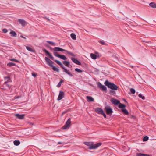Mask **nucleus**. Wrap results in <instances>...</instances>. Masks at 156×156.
<instances>
[{
    "label": "nucleus",
    "mask_w": 156,
    "mask_h": 156,
    "mask_svg": "<svg viewBox=\"0 0 156 156\" xmlns=\"http://www.w3.org/2000/svg\"><path fill=\"white\" fill-rule=\"evenodd\" d=\"M84 144L88 146V148L90 149H96L102 144V143L100 142L94 144L93 142H84Z\"/></svg>",
    "instance_id": "1"
},
{
    "label": "nucleus",
    "mask_w": 156,
    "mask_h": 156,
    "mask_svg": "<svg viewBox=\"0 0 156 156\" xmlns=\"http://www.w3.org/2000/svg\"><path fill=\"white\" fill-rule=\"evenodd\" d=\"M104 84L106 86H107L108 88L112 90H117L118 89V87L115 84L109 82L108 80L105 81Z\"/></svg>",
    "instance_id": "2"
},
{
    "label": "nucleus",
    "mask_w": 156,
    "mask_h": 156,
    "mask_svg": "<svg viewBox=\"0 0 156 156\" xmlns=\"http://www.w3.org/2000/svg\"><path fill=\"white\" fill-rule=\"evenodd\" d=\"M104 110L106 112V114L108 115H111L113 112L112 108L108 105L105 106Z\"/></svg>",
    "instance_id": "3"
},
{
    "label": "nucleus",
    "mask_w": 156,
    "mask_h": 156,
    "mask_svg": "<svg viewBox=\"0 0 156 156\" xmlns=\"http://www.w3.org/2000/svg\"><path fill=\"white\" fill-rule=\"evenodd\" d=\"M59 65L64 70L63 72L66 73L67 74L69 75L70 76L72 77L73 76V75L70 72H69V70H67L65 67H64V65L62 64L61 62L59 61Z\"/></svg>",
    "instance_id": "4"
},
{
    "label": "nucleus",
    "mask_w": 156,
    "mask_h": 156,
    "mask_svg": "<svg viewBox=\"0 0 156 156\" xmlns=\"http://www.w3.org/2000/svg\"><path fill=\"white\" fill-rule=\"evenodd\" d=\"M71 123V119L69 118L66 121L65 125L62 127V129H66L68 128H69V125Z\"/></svg>",
    "instance_id": "5"
},
{
    "label": "nucleus",
    "mask_w": 156,
    "mask_h": 156,
    "mask_svg": "<svg viewBox=\"0 0 156 156\" xmlns=\"http://www.w3.org/2000/svg\"><path fill=\"white\" fill-rule=\"evenodd\" d=\"M98 87L102 91H106L107 88L104 85H103L100 83L98 82Z\"/></svg>",
    "instance_id": "6"
},
{
    "label": "nucleus",
    "mask_w": 156,
    "mask_h": 156,
    "mask_svg": "<svg viewBox=\"0 0 156 156\" xmlns=\"http://www.w3.org/2000/svg\"><path fill=\"white\" fill-rule=\"evenodd\" d=\"M45 59L46 60V61L47 62V63L48 66H49L50 67L52 66V64H53L54 63L53 61H51L50 59L48 58L47 57H45Z\"/></svg>",
    "instance_id": "7"
},
{
    "label": "nucleus",
    "mask_w": 156,
    "mask_h": 156,
    "mask_svg": "<svg viewBox=\"0 0 156 156\" xmlns=\"http://www.w3.org/2000/svg\"><path fill=\"white\" fill-rule=\"evenodd\" d=\"M111 102L114 105H116L119 104L120 102L119 101L114 98H111L110 100Z\"/></svg>",
    "instance_id": "8"
},
{
    "label": "nucleus",
    "mask_w": 156,
    "mask_h": 156,
    "mask_svg": "<svg viewBox=\"0 0 156 156\" xmlns=\"http://www.w3.org/2000/svg\"><path fill=\"white\" fill-rule=\"evenodd\" d=\"M42 50L46 54L48 55V56L52 60H54V58L51 54L47 50L43 48Z\"/></svg>",
    "instance_id": "9"
},
{
    "label": "nucleus",
    "mask_w": 156,
    "mask_h": 156,
    "mask_svg": "<svg viewBox=\"0 0 156 156\" xmlns=\"http://www.w3.org/2000/svg\"><path fill=\"white\" fill-rule=\"evenodd\" d=\"M18 21L21 24L23 27H25L27 24V22L23 20L19 19Z\"/></svg>",
    "instance_id": "10"
},
{
    "label": "nucleus",
    "mask_w": 156,
    "mask_h": 156,
    "mask_svg": "<svg viewBox=\"0 0 156 156\" xmlns=\"http://www.w3.org/2000/svg\"><path fill=\"white\" fill-rule=\"evenodd\" d=\"M71 60L74 63L78 65H81V62L78 60L76 59V58L72 57L71 58Z\"/></svg>",
    "instance_id": "11"
},
{
    "label": "nucleus",
    "mask_w": 156,
    "mask_h": 156,
    "mask_svg": "<svg viewBox=\"0 0 156 156\" xmlns=\"http://www.w3.org/2000/svg\"><path fill=\"white\" fill-rule=\"evenodd\" d=\"M95 112L99 114H101L103 112V109L100 108H97L95 110Z\"/></svg>",
    "instance_id": "12"
},
{
    "label": "nucleus",
    "mask_w": 156,
    "mask_h": 156,
    "mask_svg": "<svg viewBox=\"0 0 156 156\" xmlns=\"http://www.w3.org/2000/svg\"><path fill=\"white\" fill-rule=\"evenodd\" d=\"M65 96V93L62 91H60L59 92V101L61 100L64 98Z\"/></svg>",
    "instance_id": "13"
},
{
    "label": "nucleus",
    "mask_w": 156,
    "mask_h": 156,
    "mask_svg": "<svg viewBox=\"0 0 156 156\" xmlns=\"http://www.w3.org/2000/svg\"><path fill=\"white\" fill-rule=\"evenodd\" d=\"M25 115L24 114H15V115L17 118L21 119H23L24 118Z\"/></svg>",
    "instance_id": "14"
},
{
    "label": "nucleus",
    "mask_w": 156,
    "mask_h": 156,
    "mask_svg": "<svg viewBox=\"0 0 156 156\" xmlns=\"http://www.w3.org/2000/svg\"><path fill=\"white\" fill-rule=\"evenodd\" d=\"M86 98L87 99V101L88 102H92L94 101V98L91 96H87Z\"/></svg>",
    "instance_id": "15"
},
{
    "label": "nucleus",
    "mask_w": 156,
    "mask_h": 156,
    "mask_svg": "<svg viewBox=\"0 0 156 156\" xmlns=\"http://www.w3.org/2000/svg\"><path fill=\"white\" fill-rule=\"evenodd\" d=\"M26 48L27 50L29 51L30 52L34 53L35 52V51L34 49L32 48L29 46H27L26 47Z\"/></svg>",
    "instance_id": "16"
},
{
    "label": "nucleus",
    "mask_w": 156,
    "mask_h": 156,
    "mask_svg": "<svg viewBox=\"0 0 156 156\" xmlns=\"http://www.w3.org/2000/svg\"><path fill=\"white\" fill-rule=\"evenodd\" d=\"M66 66L68 67H69L70 63L69 61H63L62 62Z\"/></svg>",
    "instance_id": "17"
},
{
    "label": "nucleus",
    "mask_w": 156,
    "mask_h": 156,
    "mask_svg": "<svg viewBox=\"0 0 156 156\" xmlns=\"http://www.w3.org/2000/svg\"><path fill=\"white\" fill-rule=\"evenodd\" d=\"M149 6L152 8H156V3L154 2H151L149 4Z\"/></svg>",
    "instance_id": "18"
},
{
    "label": "nucleus",
    "mask_w": 156,
    "mask_h": 156,
    "mask_svg": "<svg viewBox=\"0 0 156 156\" xmlns=\"http://www.w3.org/2000/svg\"><path fill=\"white\" fill-rule=\"evenodd\" d=\"M121 111L124 113V114L126 115H128L129 114L128 110L125 108L121 109Z\"/></svg>",
    "instance_id": "19"
},
{
    "label": "nucleus",
    "mask_w": 156,
    "mask_h": 156,
    "mask_svg": "<svg viewBox=\"0 0 156 156\" xmlns=\"http://www.w3.org/2000/svg\"><path fill=\"white\" fill-rule=\"evenodd\" d=\"M118 107L119 108H122V109H124L126 107V106L125 105L123 104H122L120 103L119 104Z\"/></svg>",
    "instance_id": "20"
},
{
    "label": "nucleus",
    "mask_w": 156,
    "mask_h": 156,
    "mask_svg": "<svg viewBox=\"0 0 156 156\" xmlns=\"http://www.w3.org/2000/svg\"><path fill=\"white\" fill-rule=\"evenodd\" d=\"M16 64L12 62H9L7 64V66L9 67L14 66H16Z\"/></svg>",
    "instance_id": "21"
},
{
    "label": "nucleus",
    "mask_w": 156,
    "mask_h": 156,
    "mask_svg": "<svg viewBox=\"0 0 156 156\" xmlns=\"http://www.w3.org/2000/svg\"><path fill=\"white\" fill-rule=\"evenodd\" d=\"M136 156H150V155L148 154L140 153H137L136 154Z\"/></svg>",
    "instance_id": "22"
},
{
    "label": "nucleus",
    "mask_w": 156,
    "mask_h": 156,
    "mask_svg": "<svg viewBox=\"0 0 156 156\" xmlns=\"http://www.w3.org/2000/svg\"><path fill=\"white\" fill-rule=\"evenodd\" d=\"M59 58L63 60H65L67 59L65 55H61L59 54Z\"/></svg>",
    "instance_id": "23"
},
{
    "label": "nucleus",
    "mask_w": 156,
    "mask_h": 156,
    "mask_svg": "<svg viewBox=\"0 0 156 156\" xmlns=\"http://www.w3.org/2000/svg\"><path fill=\"white\" fill-rule=\"evenodd\" d=\"M13 142L14 145L16 146L19 145L20 144V141L18 140H14Z\"/></svg>",
    "instance_id": "24"
},
{
    "label": "nucleus",
    "mask_w": 156,
    "mask_h": 156,
    "mask_svg": "<svg viewBox=\"0 0 156 156\" xmlns=\"http://www.w3.org/2000/svg\"><path fill=\"white\" fill-rule=\"evenodd\" d=\"M91 57L93 59H95L97 58V56L95 54L91 53L90 55Z\"/></svg>",
    "instance_id": "25"
},
{
    "label": "nucleus",
    "mask_w": 156,
    "mask_h": 156,
    "mask_svg": "<svg viewBox=\"0 0 156 156\" xmlns=\"http://www.w3.org/2000/svg\"><path fill=\"white\" fill-rule=\"evenodd\" d=\"M70 36L71 37V38L73 40H75L76 39V35L74 34V33H72L71 35Z\"/></svg>",
    "instance_id": "26"
},
{
    "label": "nucleus",
    "mask_w": 156,
    "mask_h": 156,
    "mask_svg": "<svg viewBox=\"0 0 156 156\" xmlns=\"http://www.w3.org/2000/svg\"><path fill=\"white\" fill-rule=\"evenodd\" d=\"M51 67L52 68V69L54 71H56L57 72H58V69L56 67H55L53 65L52 66H51Z\"/></svg>",
    "instance_id": "27"
},
{
    "label": "nucleus",
    "mask_w": 156,
    "mask_h": 156,
    "mask_svg": "<svg viewBox=\"0 0 156 156\" xmlns=\"http://www.w3.org/2000/svg\"><path fill=\"white\" fill-rule=\"evenodd\" d=\"M10 34L12 35V36L14 37H16L17 35L15 32L14 31H11L10 32Z\"/></svg>",
    "instance_id": "28"
},
{
    "label": "nucleus",
    "mask_w": 156,
    "mask_h": 156,
    "mask_svg": "<svg viewBox=\"0 0 156 156\" xmlns=\"http://www.w3.org/2000/svg\"><path fill=\"white\" fill-rule=\"evenodd\" d=\"M47 42L50 44L52 45L53 46H55L56 45V44H55L54 42L49 41H47Z\"/></svg>",
    "instance_id": "29"
},
{
    "label": "nucleus",
    "mask_w": 156,
    "mask_h": 156,
    "mask_svg": "<svg viewBox=\"0 0 156 156\" xmlns=\"http://www.w3.org/2000/svg\"><path fill=\"white\" fill-rule=\"evenodd\" d=\"M75 70L76 72H79V73H81L83 71V70H81L78 68H76L75 69Z\"/></svg>",
    "instance_id": "30"
},
{
    "label": "nucleus",
    "mask_w": 156,
    "mask_h": 156,
    "mask_svg": "<svg viewBox=\"0 0 156 156\" xmlns=\"http://www.w3.org/2000/svg\"><path fill=\"white\" fill-rule=\"evenodd\" d=\"M148 137L147 136H145L143 139V141H146L148 140Z\"/></svg>",
    "instance_id": "31"
},
{
    "label": "nucleus",
    "mask_w": 156,
    "mask_h": 156,
    "mask_svg": "<svg viewBox=\"0 0 156 156\" xmlns=\"http://www.w3.org/2000/svg\"><path fill=\"white\" fill-rule=\"evenodd\" d=\"M115 94V91L112 90H110L109 91V94L111 95H114Z\"/></svg>",
    "instance_id": "32"
},
{
    "label": "nucleus",
    "mask_w": 156,
    "mask_h": 156,
    "mask_svg": "<svg viewBox=\"0 0 156 156\" xmlns=\"http://www.w3.org/2000/svg\"><path fill=\"white\" fill-rule=\"evenodd\" d=\"M10 61H14V62H20V61H18V60H17L16 59H15L14 58H11L10 59Z\"/></svg>",
    "instance_id": "33"
},
{
    "label": "nucleus",
    "mask_w": 156,
    "mask_h": 156,
    "mask_svg": "<svg viewBox=\"0 0 156 156\" xmlns=\"http://www.w3.org/2000/svg\"><path fill=\"white\" fill-rule=\"evenodd\" d=\"M138 96L140 97V98H142V99L143 100H144L145 99V97L144 96H143L141 94H139V95H138Z\"/></svg>",
    "instance_id": "34"
},
{
    "label": "nucleus",
    "mask_w": 156,
    "mask_h": 156,
    "mask_svg": "<svg viewBox=\"0 0 156 156\" xmlns=\"http://www.w3.org/2000/svg\"><path fill=\"white\" fill-rule=\"evenodd\" d=\"M130 91L131 93L133 94H135L136 92L135 90L133 88H132L130 89Z\"/></svg>",
    "instance_id": "35"
},
{
    "label": "nucleus",
    "mask_w": 156,
    "mask_h": 156,
    "mask_svg": "<svg viewBox=\"0 0 156 156\" xmlns=\"http://www.w3.org/2000/svg\"><path fill=\"white\" fill-rule=\"evenodd\" d=\"M9 82V81H7L5 82V83H4V84L5 85H6V86L8 87L9 88L10 87L9 86V85L8 84V82Z\"/></svg>",
    "instance_id": "36"
},
{
    "label": "nucleus",
    "mask_w": 156,
    "mask_h": 156,
    "mask_svg": "<svg viewBox=\"0 0 156 156\" xmlns=\"http://www.w3.org/2000/svg\"><path fill=\"white\" fill-rule=\"evenodd\" d=\"M55 51H58V47H55L53 48V50Z\"/></svg>",
    "instance_id": "37"
},
{
    "label": "nucleus",
    "mask_w": 156,
    "mask_h": 156,
    "mask_svg": "<svg viewBox=\"0 0 156 156\" xmlns=\"http://www.w3.org/2000/svg\"><path fill=\"white\" fill-rule=\"evenodd\" d=\"M59 51H64L65 52H66L67 51L64 49H62L61 48H59Z\"/></svg>",
    "instance_id": "38"
},
{
    "label": "nucleus",
    "mask_w": 156,
    "mask_h": 156,
    "mask_svg": "<svg viewBox=\"0 0 156 156\" xmlns=\"http://www.w3.org/2000/svg\"><path fill=\"white\" fill-rule=\"evenodd\" d=\"M66 53L68 54L71 55V56H74V55L71 52H69V51H67Z\"/></svg>",
    "instance_id": "39"
},
{
    "label": "nucleus",
    "mask_w": 156,
    "mask_h": 156,
    "mask_svg": "<svg viewBox=\"0 0 156 156\" xmlns=\"http://www.w3.org/2000/svg\"><path fill=\"white\" fill-rule=\"evenodd\" d=\"M46 46L48 48H49L50 50H53V48H52L51 46H50L46 44Z\"/></svg>",
    "instance_id": "40"
},
{
    "label": "nucleus",
    "mask_w": 156,
    "mask_h": 156,
    "mask_svg": "<svg viewBox=\"0 0 156 156\" xmlns=\"http://www.w3.org/2000/svg\"><path fill=\"white\" fill-rule=\"evenodd\" d=\"M4 78L5 80H7V81H9L10 80V77L9 76L5 77Z\"/></svg>",
    "instance_id": "41"
},
{
    "label": "nucleus",
    "mask_w": 156,
    "mask_h": 156,
    "mask_svg": "<svg viewBox=\"0 0 156 156\" xmlns=\"http://www.w3.org/2000/svg\"><path fill=\"white\" fill-rule=\"evenodd\" d=\"M54 54L55 56L58 57V53L57 52H54Z\"/></svg>",
    "instance_id": "42"
},
{
    "label": "nucleus",
    "mask_w": 156,
    "mask_h": 156,
    "mask_svg": "<svg viewBox=\"0 0 156 156\" xmlns=\"http://www.w3.org/2000/svg\"><path fill=\"white\" fill-rule=\"evenodd\" d=\"M32 75L34 77H36L37 76V74L34 73H32Z\"/></svg>",
    "instance_id": "43"
},
{
    "label": "nucleus",
    "mask_w": 156,
    "mask_h": 156,
    "mask_svg": "<svg viewBox=\"0 0 156 156\" xmlns=\"http://www.w3.org/2000/svg\"><path fill=\"white\" fill-rule=\"evenodd\" d=\"M101 115H102L105 118H106V117H107L106 115V114L104 112V111L102 112V113L101 114Z\"/></svg>",
    "instance_id": "44"
},
{
    "label": "nucleus",
    "mask_w": 156,
    "mask_h": 156,
    "mask_svg": "<svg viewBox=\"0 0 156 156\" xmlns=\"http://www.w3.org/2000/svg\"><path fill=\"white\" fill-rule=\"evenodd\" d=\"M99 42L100 43V44H102L103 45H105V42H104V41H99Z\"/></svg>",
    "instance_id": "45"
},
{
    "label": "nucleus",
    "mask_w": 156,
    "mask_h": 156,
    "mask_svg": "<svg viewBox=\"0 0 156 156\" xmlns=\"http://www.w3.org/2000/svg\"><path fill=\"white\" fill-rule=\"evenodd\" d=\"M2 31L3 33H5L7 32L8 30L6 29H4L2 30Z\"/></svg>",
    "instance_id": "46"
},
{
    "label": "nucleus",
    "mask_w": 156,
    "mask_h": 156,
    "mask_svg": "<svg viewBox=\"0 0 156 156\" xmlns=\"http://www.w3.org/2000/svg\"><path fill=\"white\" fill-rule=\"evenodd\" d=\"M64 82V81L63 80H62V79H61L60 80L59 82H60V83H63V82Z\"/></svg>",
    "instance_id": "47"
},
{
    "label": "nucleus",
    "mask_w": 156,
    "mask_h": 156,
    "mask_svg": "<svg viewBox=\"0 0 156 156\" xmlns=\"http://www.w3.org/2000/svg\"><path fill=\"white\" fill-rule=\"evenodd\" d=\"M55 61L58 64V60H55Z\"/></svg>",
    "instance_id": "48"
},
{
    "label": "nucleus",
    "mask_w": 156,
    "mask_h": 156,
    "mask_svg": "<svg viewBox=\"0 0 156 156\" xmlns=\"http://www.w3.org/2000/svg\"><path fill=\"white\" fill-rule=\"evenodd\" d=\"M20 37L23 38L24 39H26V37H23V35H20Z\"/></svg>",
    "instance_id": "49"
},
{
    "label": "nucleus",
    "mask_w": 156,
    "mask_h": 156,
    "mask_svg": "<svg viewBox=\"0 0 156 156\" xmlns=\"http://www.w3.org/2000/svg\"><path fill=\"white\" fill-rule=\"evenodd\" d=\"M113 57L116 58L117 59V60H118L119 59L118 57H116V56H113Z\"/></svg>",
    "instance_id": "50"
},
{
    "label": "nucleus",
    "mask_w": 156,
    "mask_h": 156,
    "mask_svg": "<svg viewBox=\"0 0 156 156\" xmlns=\"http://www.w3.org/2000/svg\"><path fill=\"white\" fill-rule=\"evenodd\" d=\"M44 18L45 19H46L47 20L49 21H50V20H49V18H47V17H44Z\"/></svg>",
    "instance_id": "51"
},
{
    "label": "nucleus",
    "mask_w": 156,
    "mask_h": 156,
    "mask_svg": "<svg viewBox=\"0 0 156 156\" xmlns=\"http://www.w3.org/2000/svg\"><path fill=\"white\" fill-rule=\"evenodd\" d=\"M123 100L126 102V103H127V102L126 101L125 99H123Z\"/></svg>",
    "instance_id": "52"
},
{
    "label": "nucleus",
    "mask_w": 156,
    "mask_h": 156,
    "mask_svg": "<svg viewBox=\"0 0 156 156\" xmlns=\"http://www.w3.org/2000/svg\"><path fill=\"white\" fill-rule=\"evenodd\" d=\"M66 113V112H63L62 113V115L63 114H65Z\"/></svg>",
    "instance_id": "53"
},
{
    "label": "nucleus",
    "mask_w": 156,
    "mask_h": 156,
    "mask_svg": "<svg viewBox=\"0 0 156 156\" xmlns=\"http://www.w3.org/2000/svg\"><path fill=\"white\" fill-rule=\"evenodd\" d=\"M61 85V83H60V82H59V87H60Z\"/></svg>",
    "instance_id": "54"
},
{
    "label": "nucleus",
    "mask_w": 156,
    "mask_h": 156,
    "mask_svg": "<svg viewBox=\"0 0 156 156\" xmlns=\"http://www.w3.org/2000/svg\"><path fill=\"white\" fill-rule=\"evenodd\" d=\"M62 143L59 142V144Z\"/></svg>",
    "instance_id": "55"
},
{
    "label": "nucleus",
    "mask_w": 156,
    "mask_h": 156,
    "mask_svg": "<svg viewBox=\"0 0 156 156\" xmlns=\"http://www.w3.org/2000/svg\"><path fill=\"white\" fill-rule=\"evenodd\" d=\"M58 86H59V85H58V84L57 85V87H58Z\"/></svg>",
    "instance_id": "56"
},
{
    "label": "nucleus",
    "mask_w": 156,
    "mask_h": 156,
    "mask_svg": "<svg viewBox=\"0 0 156 156\" xmlns=\"http://www.w3.org/2000/svg\"><path fill=\"white\" fill-rule=\"evenodd\" d=\"M57 99L58 101V97L57 98Z\"/></svg>",
    "instance_id": "57"
},
{
    "label": "nucleus",
    "mask_w": 156,
    "mask_h": 156,
    "mask_svg": "<svg viewBox=\"0 0 156 156\" xmlns=\"http://www.w3.org/2000/svg\"><path fill=\"white\" fill-rule=\"evenodd\" d=\"M132 117H134V116H132Z\"/></svg>",
    "instance_id": "58"
},
{
    "label": "nucleus",
    "mask_w": 156,
    "mask_h": 156,
    "mask_svg": "<svg viewBox=\"0 0 156 156\" xmlns=\"http://www.w3.org/2000/svg\"><path fill=\"white\" fill-rule=\"evenodd\" d=\"M155 50H156V48H155Z\"/></svg>",
    "instance_id": "59"
}]
</instances>
